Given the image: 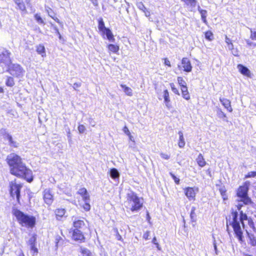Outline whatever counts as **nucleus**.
I'll use <instances>...</instances> for the list:
<instances>
[{"label":"nucleus","mask_w":256,"mask_h":256,"mask_svg":"<svg viewBox=\"0 0 256 256\" xmlns=\"http://www.w3.org/2000/svg\"><path fill=\"white\" fill-rule=\"evenodd\" d=\"M242 206V205L240 204L236 206L238 210L240 213V218H238V212H232V220L231 222H230L229 224L230 225L232 226L236 237L240 242L244 241V236L243 232L240 225V222L242 224L243 228H244V221L248 219L247 215L240 210Z\"/></svg>","instance_id":"obj_1"},{"label":"nucleus","mask_w":256,"mask_h":256,"mask_svg":"<svg viewBox=\"0 0 256 256\" xmlns=\"http://www.w3.org/2000/svg\"><path fill=\"white\" fill-rule=\"evenodd\" d=\"M10 172L18 178H24L28 182H31L33 180L32 170L26 167L22 161L13 168H10Z\"/></svg>","instance_id":"obj_2"},{"label":"nucleus","mask_w":256,"mask_h":256,"mask_svg":"<svg viewBox=\"0 0 256 256\" xmlns=\"http://www.w3.org/2000/svg\"><path fill=\"white\" fill-rule=\"evenodd\" d=\"M12 214L15 216L19 224L22 226L33 228L36 224V218L28 216L17 209H13Z\"/></svg>","instance_id":"obj_3"},{"label":"nucleus","mask_w":256,"mask_h":256,"mask_svg":"<svg viewBox=\"0 0 256 256\" xmlns=\"http://www.w3.org/2000/svg\"><path fill=\"white\" fill-rule=\"evenodd\" d=\"M250 182H246L244 185L239 187L237 190V196L239 198L238 201L242 202L245 204H249L252 203L250 198L248 196V192Z\"/></svg>","instance_id":"obj_4"},{"label":"nucleus","mask_w":256,"mask_h":256,"mask_svg":"<svg viewBox=\"0 0 256 256\" xmlns=\"http://www.w3.org/2000/svg\"><path fill=\"white\" fill-rule=\"evenodd\" d=\"M128 202L132 211H138L142 206V202L140 201L136 194L132 192L128 194Z\"/></svg>","instance_id":"obj_5"},{"label":"nucleus","mask_w":256,"mask_h":256,"mask_svg":"<svg viewBox=\"0 0 256 256\" xmlns=\"http://www.w3.org/2000/svg\"><path fill=\"white\" fill-rule=\"evenodd\" d=\"M10 73L13 76L17 78H22L24 74V70L18 64H10L8 66Z\"/></svg>","instance_id":"obj_6"},{"label":"nucleus","mask_w":256,"mask_h":256,"mask_svg":"<svg viewBox=\"0 0 256 256\" xmlns=\"http://www.w3.org/2000/svg\"><path fill=\"white\" fill-rule=\"evenodd\" d=\"M10 194L11 196L14 198L16 197L18 202L20 198V191L22 188V185L20 184H17L15 180L12 181L10 184Z\"/></svg>","instance_id":"obj_7"},{"label":"nucleus","mask_w":256,"mask_h":256,"mask_svg":"<svg viewBox=\"0 0 256 256\" xmlns=\"http://www.w3.org/2000/svg\"><path fill=\"white\" fill-rule=\"evenodd\" d=\"M6 162L10 166V169L14 167L17 164L22 162V159L20 156L15 153L9 154L6 158Z\"/></svg>","instance_id":"obj_8"},{"label":"nucleus","mask_w":256,"mask_h":256,"mask_svg":"<svg viewBox=\"0 0 256 256\" xmlns=\"http://www.w3.org/2000/svg\"><path fill=\"white\" fill-rule=\"evenodd\" d=\"M43 198L46 204L50 205L54 200V196L51 190L46 189L43 192Z\"/></svg>","instance_id":"obj_9"},{"label":"nucleus","mask_w":256,"mask_h":256,"mask_svg":"<svg viewBox=\"0 0 256 256\" xmlns=\"http://www.w3.org/2000/svg\"><path fill=\"white\" fill-rule=\"evenodd\" d=\"M178 67L180 70L186 72H190L192 70L190 62L187 58H184L182 60L181 66L178 65Z\"/></svg>","instance_id":"obj_10"},{"label":"nucleus","mask_w":256,"mask_h":256,"mask_svg":"<svg viewBox=\"0 0 256 256\" xmlns=\"http://www.w3.org/2000/svg\"><path fill=\"white\" fill-rule=\"evenodd\" d=\"M238 71L242 74L248 77L251 78L252 74L250 71L246 67L244 66L241 64H239L237 66Z\"/></svg>","instance_id":"obj_11"},{"label":"nucleus","mask_w":256,"mask_h":256,"mask_svg":"<svg viewBox=\"0 0 256 256\" xmlns=\"http://www.w3.org/2000/svg\"><path fill=\"white\" fill-rule=\"evenodd\" d=\"M72 238L75 240L82 241L84 238L82 232L78 229H74L73 232Z\"/></svg>","instance_id":"obj_12"},{"label":"nucleus","mask_w":256,"mask_h":256,"mask_svg":"<svg viewBox=\"0 0 256 256\" xmlns=\"http://www.w3.org/2000/svg\"><path fill=\"white\" fill-rule=\"evenodd\" d=\"M78 193L82 196V200L84 202H88L90 200V195L86 188H80L78 190Z\"/></svg>","instance_id":"obj_13"},{"label":"nucleus","mask_w":256,"mask_h":256,"mask_svg":"<svg viewBox=\"0 0 256 256\" xmlns=\"http://www.w3.org/2000/svg\"><path fill=\"white\" fill-rule=\"evenodd\" d=\"M220 100L222 104L224 106V107L229 112H232V108L230 104V100L225 98H220Z\"/></svg>","instance_id":"obj_14"},{"label":"nucleus","mask_w":256,"mask_h":256,"mask_svg":"<svg viewBox=\"0 0 256 256\" xmlns=\"http://www.w3.org/2000/svg\"><path fill=\"white\" fill-rule=\"evenodd\" d=\"M198 10L201 16V18L202 22L204 24H207L208 22L206 19L207 16V11L206 10H202V8H201L200 6H198Z\"/></svg>","instance_id":"obj_15"},{"label":"nucleus","mask_w":256,"mask_h":256,"mask_svg":"<svg viewBox=\"0 0 256 256\" xmlns=\"http://www.w3.org/2000/svg\"><path fill=\"white\" fill-rule=\"evenodd\" d=\"M36 52L42 56V57L46 56V50L44 46L42 44H38L36 46Z\"/></svg>","instance_id":"obj_16"},{"label":"nucleus","mask_w":256,"mask_h":256,"mask_svg":"<svg viewBox=\"0 0 256 256\" xmlns=\"http://www.w3.org/2000/svg\"><path fill=\"white\" fill-rule=\"evenodd\" d=\"M102 34H106V36L107 38L110 41V42H114V36L111 32V30L107 28L104 30L102 31Z\"/></svg>","instance_id":"obj_17"},{"label":"nucleus","mask_w":256,"mask_h":256,"mask_svg":"<svg viewBox=\"0 0 256 256\" xmlns=\"http://www.w3.org/2000/svg\"><path fill=\"white\" fill-rule=\"evenodd\" d=\"M73 226L75 229L82 228L84 226V222L83 220H74L73 222Z\"/></svg>","instance_id":"obj_18"},{"label":"nucleus","mask_w":256,"mask_h":256,"mask_svg":"<svg viewBox=\"0 0 256 256\" xmlns=\"http://www.w3.org/2000/svg\"><path fill=\"white\" fill-rule=\"evenodd\" d=\"M196 161L198 164L201 167H203L206 164V162L202 154H199L198 158L196 159Z\"/></svg>","instance_id":"obj_19"},{"label":"nucleus","mask_w":256,"mask_h":256,"mask_svg":"<svg viewBox=\"0 0 256 256\" xmlns=\"http://www.w3.org/2000/svg\"><path fill=\"white\" fill-rule=\"evenodd\" d=\"M246 233L250 240L249 243L252 246H255L256 244V238L254 236L253 234L249 233L248 231H246Z\"/></svg>","instance_id":"obj_20"},{"label":"nucleus","mask_w":256,"mask_h":256,"mask_svg":"<svg viewBox=\"0 0 256 256\" xmlns=\"http://www.w3.org/2000/svg\"><path fill=\"white\" fill-rule=\"evenodd\" d=\"M0 133L1 136H2V138L5 140L8 141V140L10 139L12 136L10 134H9L6 130H1L0 131Z\"/></svg>","instance_id":"obj_21"},{"label":"nucleus","mask_w":256,"mask_h":256,"mask_svg":"<svg viewBox=\"0 0 256 256\" xmlns=\"http://www.w3.org/2000/svg\"><path fill=\"white\" fill-rule=\"evenodd\" d=\"M120 86L123 88L124 93L126 95L128 96H132V90L130 88L123 84H120Z\"/></svg>","instance_id":"obj_22"},{"label":"nucleus","mask_w":256,"mask_h":256,"mask_svg":"<svg viewBox=\"0 0 256 256\" xmlns=\"http://www.w3.org/2000/svg\"><path fill=\"white\" fill-rule=\"evenodd\" d=\"M164 102L166 103V106L169 108V102H170V99L169 97V93L167 90H164Z\"/></svg>","instance_id":"obj_23"},{"label":"nucleus","mask_w":256,"mask_h":256,"mask_svg":"<svg viewBox=\"0 0 256 256\" xmlns=\"http://www.w3.org/2000/svg\"><path fill=\"white\" fill-rule=\"evenodd\" d=\"M110 176L112 178L114 179L119 178L120 173L116 168H113L110 170Z\"/></svg>","instance_id":"obj_24"},{"label":"nucleus","mask_w":256,"mask_h":256,"mask_svg":"<svg viewBox=\"0 0 256 256\" xmlns=\"http://www.w3.org/2000/svg\"><path fill=\"white\" fill-rule=\"evenodd\" d=\"M216 115L219 118L222 119L224 121L228 122V120L226 119V114L221 110V109H218L216 111Z\"/></svg>","instance_id":"obj_25"},{"label":"nucleus","mask_w":256,"mask_h":256,"mask_svg":"<svg viewBox=\"0 0 256 256\" xmlns=\"http://www.w3.org/2000/svg\"><path fill=\"white\" fill-rule=\"evenodd\" d=\"M66 211L64 208H58L55 211L56 215L58 219V217L62 218L65 214Z\"/></svg>","instance_id":"obj_26"},{"label":"nucleus","mask_w":256,"mask_h":256,"mask_svg":"<svg viewBox=\"0 0 256 256\" xmlns=\"http://www.w3.org/2000/svg\"><path fill=\"white\" fill-rule=\"evenodd\" d=\"M98 28L99 29V30L102 32V31L104 30H106L107 28L105 27L104 26V23L103 21V20L102 18H100L99 20H98Z\"/></svg>","instance_id":"obj_27"},{"label":"nucleus","mask_w":256,"mask_h":256,"mask_svg":"<svg viewBox=\"0 0 256 256\" xmlns=\"http://www.w3.org/2000/svg\"><path fill=\"white\" fill-rule=\"evenodd\" d=\"M108 49L110 51L116 53L119 50V48L118 46L110 44L108 45Z\"/></svg>","instance_id":"obj_28"},{"label":"nucleus","mask_w":256,"mask_h":256,"mask_svg":"<svg viewBox=\"0 0 256 256\" xmlns=\"http://www.w3.org/2000/svg\"><path fill=\"white\" fill-rule=\"evenodd\" d=\"M36 235H33L28 240V244L30 246H31L36 245Z\"/></svg>","instance_id":"obj_29"},{"label":"nucleus","mask_w":256,"mask_h":256,"mask_svg":"<svg viewBox=\"0 0 256 256\" xmlns=\"http://www.w3.org/2000/svg\"><path fill=\"white\" fill-rule=\"evenodd\" d=\"M8 144L10 146L14 148H17L18 146V143L14 140L12 136L11 137L10 139L8 140Z\"/></svg>","instance_id":"obj_30"},{"label":"nucleus","mask_w":256,"mask_h":256,"mask_svg":"<svg viewBox=\"0 0 256 256\" xmlns=\"http://www.w3.org/2000/svg\"><path fill=\"white\" fill-rule=\"evenodd\" d=\"M182 92L184 98L186 100H188L190 98V96L188 94L186 87L184 86V87L182 88Z\"/></svg>","instance_id":"obj_31"},{"label":"nucleus","mask_w":256,"mask_h":256,"mask_svg":"<svg viewBox=\"0 0 256 256\" xmlns=\"http://www.w3.org/2000/svg\"><path fill=\"white\" fill-rule=\"evenodd\" d=\"M180 140L178 142V146L180 148H183L185 144L182 134L181 132H179Z\"/></svg>","instance_id":"obj_32"},{"label":"nucleus","mask_w":256,"mask_h":256,"mask_svg":"<svg viewBox=\"0 0 256 256\" xmlns=\"http://www.w3.org/2000/svg\"><path fill=\"white\" fill-rule=\"evenodd\" d=\"M205 38L208 40L211 41L214 39V35L210 31L206 32L204 33Z\"/></svg>","instance_id":"obj_33"},{"label":"nucleus","mask_w":256,"mask_h":256,"mask_svg":"<svg viewBox=\"0 0 256 256\" xmlns=\"http://www.w3.org/2000/svg\"><path fill=\"white\" fill-rule=\"evenodd\" d=\"M6 85L8 86H12L14 84V80L12 78L8 77L6 81Z\"/></svg>","instance_id":"obj_34"},{"label":"nucleus","mask_w":256,"mask_h":256,"mask_svg":"<svg viewBox=\"0 0 256 256\" xmlns=\"http://www.w3.org/2000/svg\"><path fill=\"white\" fill-rule=\"evenodd\" d=\"M34 18L35 20H36L37 22L39 24H44V20L42 18L39 14H36L34 15Z\"/></svg>","instance_id":"obj_35"},{"label":"nucleus","mask_w":256,"mask_h":256,"mask_svg":"<svg viewBox=\"0 0 256 256\" xmlns=\"http://www.w3.org/2000/svg\"><path fill=\"white\" fill-rule=\"evenodd\" d=\"M81 252L82 256H91V253L90 251L86 248H82Z\"/></svg>","instance_id":"obj_36"},{"label":"nucleus","mask_w":256,"mask_h":256,"mask_svg":"<svg viewBox=\"0 0 256 256\" xmlns=\"http://www.w3.org/2000/svg\"><path fill=\"white\" fill-rule=\"evenodd\" d=\"M136 5L138 8L140 10L144 11V10H146V8L142 2H137Z\"/></svg>","instance_id":"obj_37"},{"label":"nucleus","mask_w":256,"mask_h":256,"mask_svg":"<svg viewBox=\"0 0 256 256\" xmlns=\"http://www.w3.org/2000/svg\"><path fill=\"white\" fill-rule=\"evenodd\" d=\"M30 251H31V253L34 256L36 254H38V248L36 247V245H34V246H30Z\"/></svg>","instance_id":"obj_38"},{"label":"nucleus","mask_w":256,"mask_h":256,"mask_svg":"<svg viewBox=\"0 0 256 256\" xmlns=\"http://www.w3.org/2000/svg\"><path fill=\"white\" fill-rule=\"evenodd\" d=\"M185 194L188 198H190L192 194V188H188L185 190Z\"/></svg>","instance_id":"obj_39"},{"label":"nucleus","mask_w":256,"mask_h":256,"mask_svg":"<svg viewBox=\"0 0 256 256\" xmlns=\"http://www.w3.org/2000/svg\"><path fill=\"white\" fill-rule=\"evenodd\" d=\"M89 202L90 200L88 202H84V204L82 206L84 209L86 211H88L90 209V206L89 204Z\"/></svg>","instance_id":"obj_40"},{"label":"nucleus","mask_w":256,"mask_h":256,"mask_svg":"<svg viewBox=\"0 0 256 256\" xmlns=\"http://www.w3.org/2000/svg\"><path fill=\"white\" fill-rule=\"evenodd\" d=\"M256 177V172H250L245 176V178Z\"/></svg>","instance_id":"obj_41"},{"label":"nucleus","mask_w":256,"mask_h":256,"mask_svg":"<svg viewBox=\"0 0 256 256\" xmlns=\"http://www.w3.org/2000/svg\"><path fill=\"white\" fill-rule=\"evenodd\" d=\"M250 38L252 40H256V31H254L252 29H250Z\"/></svg>","instance_id":"obj_42"},{"label":"nucleus","mask_w":256,"mask_h":256,"mask_svg":"<svg viewBox=\"0 0 256 256\" xmlns=\"http://www.w3.org/2000/svg\"><path fill=\"white\" fill-rule=\"evenodd\" d=\"M178 81L179 84L182 86V88L184 86H185L186 82L184 80L182 79V78L178 77Z\"/></svg>","instance_id":"obj_43"},{"label":"nucleus","mask_w":256,"mask_h":256,"mask_svg":"<svg viewBox=\"0 0 256 256\" xmlns=\"http://www.w3.org/2000/svg\"><path fill=\"white\" fill-rule=\"evenodd\" d=\"M170 86L172 91L176 94H179L178 90L175 87V85L174 83H170Z\"/></svg>","instance_id":"obj_44"},{"label":"nucleus","mask_w":256,"mask_h":256,"mask_svg":"<svg viewBox=\"0 0 256 256\" xmlns=\"http://www.w3.org/2000/svg\"><path fill=\"white\" fill-rule=\"evenodd\" d=\"M78 130L80 134H82L85 132L86 128L83 124H80L78 126Z\"/></svg>","instance_id":"obj_45"},{"label":"nucleus","mask_w":256,"mask_h":256,"mask_svg":"<svg viewBox=\"0 0 256 256\" xmlns=\"http://www.w3.org/2000/svg\"><path fill=\"white\" fill-rule=\"evenodd\" d=\"M18 8L22 11L26 10V6H25L24 4V3L23 2L21 3H18Z\"/></svg>","instance_id":"obj_46"},{"label":"nucleus","mask_w":256,"mask_h":256,"mask_svg":"<svg viewBox=\"0 0 256 256\" xmlns=\"http://www.w3.org/2000/svg\"><path fill=\"white\" fill-rule=\"evenodd\" d=\"M47 12L48 14V15L51 17L52 18H53L56 22L60 24H62V22L60 21V20L56 17L54 16H53L50 14V12L48 10H47Z\"/></svg>","instance_id":"obj_47"},{"label":"nucleus","mask_w":256,"mask_h":256,"mask_svg":"<svg viewBox=\"0 0 256 256\" xmlns=\"http://www.w3.org/2000/svg\"><path fill=\"white\" fill-rule=\"evenodd\" d=\"M246 42L248 46H252V47L256 46V44L250 41V40H246Z\"/></svg>","instance_id":"obj_48"},{"label":"nucleus","mask_w":256,"mask_h":256,"mask_svg":"<svg viewBox=\"0 0 256 256\" xmlns=\"http://www.w3.org/2000/svg\"><path fill=\"white\" fill-rule=\"evenodd\" d=\"M170 176H172V178L173 180H174V182L176 184H179V182H180V179L178 178H176L173 174H172V172L170 173Z\"/></svg>","instance_id":"obj_49"},{"label":"nucleus","mask_w":256,"mask_h":256,"mask_svg":"<svg viewBox=\"0 0 256 256\" xmlns=\"http://www.w3.org/2000/svg\"><path fill=\"white\" fill-rule=\"evenodd\" d=\"M160 156L164 158V159H165V160H168L170 158V155L166 154H164V153H161L160 154Z\"/></svg>","instance_id":"obj_50"},{"label":"nucleus","mask_w":256,"mask_h":256,"mask_svg":"<svg viewBox=\"0 0 256 256\" xmlns=\"http://www.w3.org/2000/svg\"><path fill=\"white\" fill-rule=\"evenodd\" d=\"M53 26L54 28V30H55L56 34L58 36L59 38L61 39L62 36H61V34H60V33L59 32V30H58V28L56 26Z\"/></svg>","instance_id":"obj_51"},{"label":"nucleus","mask_w":256,"mask_h":256,"mask_svg":"<svg viewBox=\"0 0 256 256\" xmlns=\"http://www.w3.org/2000/svg\"><path fill=\"white\" fill-rule=\"evenodd\" d=\"M232 54L236 56H239V53L237 49L234 48L232 50Z\"/></svg>","instance_id":"obj_52"},{"label":"nucleus","mask_w":256,"mask_h":256,"mask_svg":"<svg viewBox=\"0 0 256 256\" xmlns=\"http://www.w3.org/2000/svg\"><path fill=\"white\" fill-rule=\"evenodd\" d=\"M150 232L149 231H146L144 234V236H143V238L145 239V240H148V236H150Z\"/></svg>","instance_id":"obj_53"},{"label":"nucleus","mask_w":256,"mask_h":256,"mask_svg":"<svg viewBox=\"0 0 256 256\" xmlns=\"http://www.w3.org/2000/svg\"><path fill=\"white\" fill-rule=\"evenodd\" d=\"M81 86L80 82H75L73 85V88L76 90L77 88H80Z\"/></svg>","instance_id":"obj_54"},{"label":"nucleus","mask_w":256,"mask_h":256,"mask_svg":"<svg viewBox=\"0 0 256 256\" xmlns=\"http://www.w3.org/2000/svg\"><path fill=\"white\" fill-rule=\"evenodd\" d=\"M124 132L128 136L130 135V132L127 126H125L123 128Z\"/></svg>","instance_id":"obj_55"},{"label":"nucleus","mask_w":256,"mask_h":256,"mask_svg":"<svg viewBox=\"0 0 256 256\" xmlns=\"http://www.w3.org/2000/svg\"><path fill=\"white\" fill-rule=\"evenodd\" d=\"M164 64L166 66H168L170 67L171 66L170 62V60L167 58H165L164 59Z\"/></svg>","instance_id":"obj_56"},{"label":"nucleus","mask_w":256,"mask_h":256,"mask_svg":"<svg viewBox=\"0 0 256 256\" xmlns=\"http://www.w3.org/2000/svg\"><path fill=\"white\" fill-rule=\"evenodd\" d=\"M188 6L192 5V0H182Z\"/></svg>","instance_id":"obj_57"},{"label":"nucleus","mask_w":256,"mask_h":256,"mask_svg":"<svg viewBox=\"0 0 256 256\" xmlns=\"http://www.w3.org/2000/svg\"><path fill=\"white\" fill-rule=\"evenodd\" d=\"M220 192L223 196L226 194V190L224 188H220Z\"/></svg>","instance_id":"obj_58"},{"label":"nucleus","mask_w":256,"mask_h":256,"mask_svg":"<svg viewBox=\"0 0 256 256\" xmlns=\"http://www.w3.org/2000/svg\"><path fill=\"white\" fill-rule=\"evenodd\" d=\"M225 42L228 44L232 43L231 40L226 36Z\"/></svg>","instance_id":"obj_59"},{"label":"nucleus","mask_w":256,"mask_h":256,"mask_svg":"<svg viewBox=\"0 0 256 256\" xmlns=\"http://www.w3.org/2000/svg\"><path fill=\"white\" fill-rule=\"evenodd\" d=\"M144 13V14L145 16H146V17H148L150 16V12H148V10H144V11H142Z\"/></svg>","instance_id":"obj_60"},{"label":"nucleus","mask_w":256,"mask_h":256,"mask_svg":"<svg viewBox=\"0 0 256 256\" xmlns=\"http://www.w3.org/2000/svg\"><path fill=\"white\" fill-rule=\"evenodd\" d=\"M228 48L231 50L234 48V45L232 43L228 44Z\"/></svg>","instance_id":"obj_61"},{"label":"nucleus","mask_w":256,"mask_h":256,"mask_svg":"<svg viewBox=\"0 0 256 256\" xmlns=\"http://www.w3.org/2000/svg\"><path fill=\"white\" fill-rule=\"evenodd\" d=\"M47 10H48L49 12H50V14H51L53 15V16H54V13L52 12V10H51V8H46V11L47 12Z\"/></svg>","instance_id":"obj_62"},{"label":"nucleus","mask_w":256,"mask_h":256,"mask_svg":"<svg viewBox=\"0 0 256 256\" xmlns=\"http://www.w3.org/2000/svg\"><path fill=\"white\" fill-rule=\"evenodd\" d=\"M128 136L129 139L130 140L134 142V138H133L132 136L130 134V135H128Z\"/></svg>","instance_id":"obj_63"},{"label":"nucleus","mask_w":256,"mask_h":256,"mask_svg":"<svg viewBox=\"0 0 256 256\" xmlns=\"http://www.w3.org/2000/svg\"><path fill=\"white\" fill-rule=\"evenodd\" d=\"M15 2V3L17 4V6L18 4V3H21L23 1L22 0H14Z\"/></svg>","instance_id":"obj_64"}]
</instances>
